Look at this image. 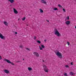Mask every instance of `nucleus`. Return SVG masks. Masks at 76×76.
<instances>
[{"mask_svg":"<svg viewBox=\"0 0 76 76\" xmlns=\"http://www.w3.org/2000/svg\"><path fill=\"white\" fill-rule=\"evenodd\" d=\"M54 31L55 35H56V36L58 37H60V36H61V34H60V33L57 29L56 28H54Z\"/></svg>","mask_w":76,"mask_h":76,"instance_id":"1","label":"nucleus"},{"mask_svg":"<svg viewBox=\"0 0 76 76\" xmlns=\"http://www.w3.org/2000/svg\"><path fill=\"white\" fill-rule=\"evenodd\" d=\"M56 55L60 58H62V54L60 53L58 51L56 53Z\"/></svg>","mask_w":76,"mask_h":76,"instance_id":"2","label":"nucleus"},{"mask_svg":"<svg viewBox=\"0 0 76 76\" xmlns=\"http://www.w3.org/2000/svg\"><path fill=\"white\" fill-rule=\"evenodd\" d=\"M4 61H6L8 63H10V64H11L12 65H15L12 62H11L8 59H4Z\"/></svg>","mask_w":76,"mask_h":76,"instance_id":"3","label":"nucleus"},{"mask_svg":"<svg viewBox=\"0 0 76 76\" xmlns=\"http://www.w3.org/2000/svg\"><path fill=\"white\" fill-rule=\"evenodd\" d=\"M43 67L44 70L45 72H48V70L47 69V66L45 65H44Z\"/></svg>","mask_w":76,"mask_h":76,"instance_id":"4","label":"nucleus"},{"mask_svg":"<svg viewBox=\"0 0 76 76\" xmlns=\"http://www.w3.org/2000/svg\"><path fill=\"white\" fill-rule=\"evenodd\" d=\"M0 38L1 39H5V37H4V36H3V35L1 33H0Z\"/></svg>","mask_w":76,"mask_h":76,"instance_id":"5","label":"nucleus"},{"mask_svg":"<svg viewBox=\"0 0 76 76\" xmlns=\"http://www.w3.org/2000/svg\"><path fill=\"white\" fill-rule=\"evenodd\" d=\"M33 54L34 55H35L36 57H39V54H38V53L37 52H35L33 53Z\"/></svg>","mask_w":76,"mask_h":76,"instance_id":"6","label":"nucleus"},{"mask_svg":"<svg viewBox=\"0 0 76 76\" xmlns=\"http://www.w3.org/2000/svg\"><path fill=\"white\" fill-rule=\"evenodd\" d=\"M13 11H14V12L15 14H17V13H18V11H17L16 10V9H15V8L13 9Z\"/></svg>","mask_w":76,"mask_h":76,"instance_id":"7","label":"nucleus"},{"mask_svg":"<svg viewBox=\"0 0 76 76\" xmlns=\"http://www.w3.org/2000/svg\"><path fill=\"white\" fill-rule=\"evenodd\" d=\"M65 23L66 25H69L70 23V21H67L65 22Z\"/></svg>","mask_w":76,"mask_h":76,"instance_id":"8","label":"nucleus"},{"mask_svg":"<svg viewBox=\"0 0 76 76\" xmlns=\"http://www.w3.org/2000/svg\"><path fill=\"white\" fill-rule=\"evenodd\" d=\"M4 72H5V73H7L8 74L9 73V71L7 70H5L4 71Z\"/></svg>","mask_w":76,"mask_h":76,"instance_id":"9","label":"nucleus"},{"mask_svg":"<svg viewBox=\"0 0 76 76\" xmlns=\"http://www.w3.org/2000/svg\"><path fill=\"white\" fill-rule=\"evenodd\" d=\"M42 3H44V4H47V2H45V0H41Z\"/></svg>","mask_w":76,"mask_h":76,"instance_id":"10","label":"nucleus"},{"mask_svg":"<svg viewBox=\"0 0 76 76\" xmlns=\"http://www.w3.org/2000/svg\"><path fill=\"white\" fill-rule=\"evenodd\" d=\"M6 26H7L8 25V23L6 22V21H4L3 23Z\"/></svg>","mask_w":76,"mask_h":76,"instance_id":"11","label":"nucleus"},{"mask_svg":"<svg viewBox=\"0 0 76 76\" xmlns=\"http://www.w3.org/2000/svg\"><path fill=\"white\" fill-rule=\"evenodd\" d=\"M8 1H10L11 3H13L14 2V0H8Z\"/></svg>","mask_w":76,"mask_h":76,"instance_id":"12","label":"nucleus"},{"mask_svg":"<svg viewBox=\"0 0 76 76\" xmlns=\"http://www.w3.org/2000/svg\"><path fill=\"white\" fill-rule=\"evenodd\" d=\"M28 70L29 71H31V70H32V68L30 67H29L28 68Z\"/></svg>","mask_w":76,"mask_h":76,"instance_id":"13","label":"nucleus"},{"mask_svg":"<svg viewBox=\"0 0 76 76\" xmlns=\"http://www.w3.org/2000/svg\"><path fill=\"white\" fill-rule=\"evenodd\" d=\"M74 74H75V73H73V72H70L69 73V75H73Z\"/></svg>","mask_w":76,"mask_h":76,"instance_id":"14","label":"nucleus"},{"mask_svg":"<svg viewBox=\"0 0 76 76\" xmlns=\"http://www.w3.org/2000/svg\"><path fill=\"white\" fill-rule=\"evenodd\" d=\"M39 10L40 11V13H43L44 11H43V10H42V9H40Z\"/></svg>","mask_w":76,"mask_h":76,"instance_id":"15","label":"nucleus"},{"mask_svg":"<svg viewBox=\"0 0 76 76\" xmlns=\"http://www.w3.org/2000/svg\"><path fill=\"white\" fill-rule=\"evenodd\" d=\"M37 42L38 43V44H41V41L39 40L37 41Z\"/></svg>","mask_w":76,"mask_h":76,"instance_id":"16","label":"nucleus"},{"mask_svg":"<svg viewBox=\"0 0 76 76\" xmlns=\"http://www.w3.org/2000/svg\"><path fill=\"white\" fill-rule=\"evenodd\" d=\"M41 47L42 48H45V46L44 45H41Z\"/></svg>","mask_w":76,"mask_h":76,"instance_id":"17","label":"nucleus"},{"mask_svg":"<svg viewBox=\"0 0 76 76\" xmlns=\"http://www.w3.org/2000/svg\"><path fill=\"white\" fill-rule=\"evenodd\" d=\"M54 10H58V9L57 8H55L53 9Z\"/></svg>","mask_w":76,"mask_h":76,"instance_id":"18","label":"nucleus"},{"mask_svg":"<svg viewBox=\"0 0 76 76\" xmlns=\"http://www.w3.org/2000/svg\"><path fill=\"white\" fill-rule=\"evenodd\" d=\"M25 19H26V17H24L22 19V20H25Z\"/></svg>","mask_w":76,"mask_h":76,"instance_id":"19","label":"nucleus"},{"mask_svg":"<svg viewBox=\"0 0 76 76\" xmlns=\"http://www.w3.org/2000/svg\"><path fill=\"white\" fill-rule=\"evenodd\" d=\"M64 75V76H68V75H67V74L66 73H65Z\"/></svg>","mask_w":76,"mask_h":76,"instance_id":"20","label":"nucleus"},{"mask_svg":"<svg viewBox=\"0 0 76 76\" xmlns=\"http://www.w3.org/2000/svg\"><path fill=\"white\" fill-rule=\"evenodd\" d=\"M39 48L40 50H42V47H40V46H39Z\"/></svg>","mask_w":76,"mask_h":76,"instance_id":"21","label":"nucleus"},{"mask_svg":"<svg viewBox=\"0 0 76 76\" xmlns=\"http://www.w3.org/2000/svg\"><path fill=\"white\" fill-rule=\"evenodd\" d=\"M63 11L64 12H66V10H65V9L63 8L62 9Z\"/></svg>","mask_w":76,"mask_h":76,"instance_id":"22","label":"nucleus"},{"mask_svg":"<svg viewBox=\"0 0 76 76\" xmlns=\"http://www.w3.org/2000/svg\"><path fill=\"white\" fill-rule=\"evenodd\" d=\"M58 6L59 7H61V5H60V4H58Z\"/></svg>","mask_w":76,"mask_h":76,"instance_id":"23","label":"nucleus"},{"mask_svg":"<svg viewBox=\"0 0 76 76\" xmlns=\"http://www.w3.org/2000/svg\"><path fill=\"white\" fill-rule=\"evenodd\" d=\"M67 20H69V16H67Z\"/></svg>","mask_w":76,"mask_h":76,"instance_id":"24","label":"nucleus"},{"mask_svg":"<svg viewBox=\"0 0 76 76\" xmlns=\"http://www.w3.org/2000/svg\"><path fill=\"white\" fill-rule=\"evenodd\" d=\"M26 50H28L29 51H31V50H30V49H29L28 48H26Z\"/></svg>","mask_w":76,"mask_h":76,"instance_id":"25","label":"nucleus"},{"mask_svg":"<svg viewBox=\"0 0 76 76\" xmlns=\"http://www.w3.org/2000/svg\"><path fill=\"white\" fill-rule=\"evenodd\" d=\"M67 68L69 67V65H66L65 66Z\"/></svg>","mask_w":76,"mask_h":76,"instance_id":"26","label":"nucleus"},{"mask_svg":"<svg viewBox=\"0 0 76 76\" xmlns=\"http://www.w3.org/2000/svg\"><path fill=\"white\" fill-rule=\"evenodd\" d=\"M67 44H68V45H69V44H70V43L69 42H67Z\"/></svg>","mask_w":76,"mask_h":76,"instance_id":"27","label":"nucleus"},{"mask_svg":"<svg viewBox=\"0 0 76 76\" xmlns=\"http://www.w3.org/2000/svg\"><path fill=\"white\" fill-rule=\"evenodd\" d=\"M2 59V57H1V56L0 55V60H1Z\"/></svg>","mask_w":76,"mask_h":76,"instance_id":"28","label":"nucleus"},{"mask_svg":"<svg viewBox=\"0 0 76 76\" xmlns=\"http://www.w3.org/2000/svg\"><path fill=\"white\" fill-rule=\"evenodd\" d=\"M20 48H22L23 46H20Z\"/></svg>","mask_w":76,"mask_h":76,"instance_id":"29","label":"nucleus"},{"mask_svg":"<svg viewBox=\"0 0 76 76\" xmlns=\"http://www.w3.org/2000/svg\"><path fill=\"white\" fill-rule=\"evenodd\" d=\"M71 65H73V62H72L71 63Z\"/></svg>","mask_w":76,"mask_h":76,"instance_id":"30","label":"nucleus"},{"mask_svg":"<svg viewBox=\"0 0 76 76\" xmlns=\"http://www.w3.org/2000/svg\"><path fill=\"white\" fill-rule=\"evenodd\" d=\"M15 34H18V33L17 32H15Z\"/></svg>","mask_w":76,"mask_h":76,"instance_id":"31","label":"nucleus"},{"mask_svg":"<svg viewBox=\"0 0 76 76\" xmlns=\"http://www.w3.org/2000/svg\"><path fill=\"white\" fill-rule=\"evenodd\" d=\"M34 39H36V37L35 36H34Z\"/></svg>","mask_w":76,"mask_h":76,"instance_id":"32","label":"nucleus"},{"mask_svg":"<svg viewBox=\"0 0 76 76\" xmlns=\"http://www.w3.org/2000/svg\"><path fill=\"white\" fill-rule=\"evenodd\" d=\"M20 62V61H17V63H19V62Z\"/></svg>","mask_w":76,"mask_h":76,"instance_id":"33","label":"nucleus"},{"mask_svg":"<svg viewBox=\"0 0 76 76\" xmlns=\"http://www.w3.org/2000/svg\"><path fill=\"white\" fill-rule=\"evenodd\" d=\"M44 41H45V42H47V40H46L45 39V40H44Z\"/></svg>","mask_w":76,"mask_h":76,"instance_id":"34","label":"nucleus"},{"mask_svg":"<svg viewBox=\"0 0 76 76\" xmlns=\"http://www.w3.org/2000/svg\"><path fill=\"white\" fill-rule=\"evenodd\" d=\"M47 21L48 22H49V21L48 20H47Z\"/></svg>","mask_w":76,"mask_h":76,"instance_id":"35","label":"nucleus"},{"mask_svg":"<svg viewBox=\"0 0 76 76\" xmlns=\"http://www.w3.org/2000/svg\"><path fill=\"white\" fill-rule=\"evenodd\" d=\"M61 8H63V7L61 6Z\"/></svg>","mask_w":76,"mask_h":76,"instance_id":"36","label":"nucleus"},{"mask_svg":"<svg viewBox=\"0 0 76 76\" xmlns=\"http://www.w3.org/2000/svg\"><path fill=\"white\" fill-rule=\"evenodd\" d=\"M75 29H76V26H75Z\"/></svg>","mask_w":76,"mask_h":76,"instance_id":"37","label":"nucleus"},{"mask_svg":"<svg viewBox=\"0 0 76 76\" xmlns=\"http://www.w3.org/2000/svg\"><path fill=\"white\" fill-rule=\"evenodd\" d=\"M43 62H44V60H43Z\"/></svg>","mask_w":76,"mask_h":76,"instance_id":"38","label":"nucleus"},{"mask_svg":"<svg viewBox=\"0 0 76 76\" xmlns=\"http://www.w3.org/2000/svg\"><path fill=\"white\" fill-rule=\"evenodd\" d=\"M20 19V18H19L18 19V20H19Z\"/></svg>","mask_w":76,"mask_h":76,"instance_id":"39","label":"nucleus"},{"mask_svg":"<svg viewBox=\"0 0 76 76\" xmlns=\"http://www.w3.org/2000/svg\"><path fill=\"white\" fill-rule=\"evenodd\" d=\"M25 60V59H23V60Z\"/></svg>","mask_w":76,"mask_h":76,"instance_id":"40","label":"nucleus"},{"mask_svg":"<svg viewBox=\"0 0 76 76\" xmlns=\"http://www.w3.org/2000/svg\"><path fill=\"white\" fill-rule=\"evenodd\" d=\"M27 26H28V25H27Z\"/></svg>","mask_w":76,"mask_h":76,"instance_id":"41","label":"nucleus"},{"mask_svg":"<svg viewBox=\"0 0 76 76\" xmlns=\"http://www.w3.org/2000/svg\"><path fill=\"white\" fill-rule=\"evenodd\" d=\"M28 15H30L29 14Z\"/></svg>","mask_w":76,"mask_h":76,"instance_id":"42","label":"nucleus"}]
</instances>
